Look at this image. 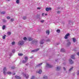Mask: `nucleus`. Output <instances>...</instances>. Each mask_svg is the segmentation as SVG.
I'll return each mask as SVG.
<instances>
[{"instance_id": "f257e3e1", "label": "nucleus", "mask_w": 79, "mask_h": 79, "mask_svg": "<svg viewBox=\"0 0 79 79\" xmlns=\"http://www.w3.org/2000/svg\"><path fill=\"white\" fill-rule=\"evenodd\" d=\"M25 60H23L22 63H26L27 62V60H28V58L27 57L25 56Z\"/></svg>"}, {"instance_id": "f03ea898", "label": "nucleus", "mask_w": 79, "mask_h": 79, "mask_svg": "<svg viewBox=\"0 0 79 79\" xmlns=\"http://www.w3.org/2000/svg\"><path fill=\"white\" fill-rule=\"evenodd\" d=\"M24 41H21L19 42L18 44L19 45H20V46L23 45L24 44Z\"/></svg>"}, {"instance_id": "7ed1b4c3", "label": "nucleus", "mask_w": 79, "mask_h": 79, "mask_svg": "<svg viewBox=\"0 0 79 79\" xmlns=\"http://www.w3.org/2000/svg\"><path fill=\"white\" fill-rule=\"evenodd\" d=\"M37 43H38V40H34L31 42L32 44H37Z\"/></svg>"}, {"instance_id": "20e7f679", "label": "nucleus", "mask_w": 79, "mask_h": 79, "mask_svg": "<svg viewBox=\"0 0 79 79\" xmlns=\"http://www.w3.org/2000/svg\"><path fill=\"white\" fill-rule=\"evenodd\" d=\"M50 10H52V8L50 7L46 8V11H50Z\"/></svg>"}, {"instance_id": "39448f33", "label": "nucleus", "mask_w": 79, "mask_h": 79, "mask_svg": "<svg viewBox=\"0 0 79 79\" xmlns=\"http://www.w3.org/2000/svg\"><path fill=\"white\" fill-rule=\"evenodd\" d=\"M3 73L4 75H5L6 74V67H4L3 69Z\"/></svg>"}, {"instance_id": "423d86ee", "label": "nucleus", "mask_w": 79, "mask_h": 79, "mask_svg": "<svg viewBox=\"0 0 79 79\" xmlns=\"http://www.w3.org/2000/svg\"><path fill=\"white\" fill-rule=\"evenodd\" d=\"M23 76H25L26 79H28L29 78V75L27 74H23Z\"/></svg>"}, {"instance_id": "0eeeda50", "label": "nucleus", "mask_w": 79, "mask_h": 79, "mask_svg": "<svg viewBox=\"0 0 79 79\" xmlns=\"http://www.w3.org/2000/svg\"><path fill=\"white\" fill-rule=\"evenodd\" d=\"M46 66L48 68H52V65H50V64L48 63L46 64Z\"/></svg>"}, {"instance_id": "6e6552de", "label": "nucleus", "mask_w": 79, "mask_h": 79, "mask_svg": "<svg viewBox=\"0 0 79 79\" xmlns=\"http://www.w3.org/2000/svg\"><path fill=\"white\" fill-rule=\"evenodd\" d=\"M70 35L69 33H67L65 35L64 37V38L65 39H68V36H69Z\"/></svg>"}, {"instance_id": "1a4fd4ad", "label": "nucleus", "mask_w": 79, "mask_h": 79, "mask_svg": "<svg viewBox=\"0 0 79 79\" xmlns=\"http://www.w3.org/2000/svg\"><path fill=\"white\" fill-rule=\"evenodd\" d=\"M40 49L37 48V49L33 50L31 51V52H37V51H39Z\"/></svg>"}, {"instance_id": "9d476101", "label": "nucleus", "mask_w": 79, "mask_h": 79, "mask_svg": "<svg viewBox=\"0 0 79 79\" xmlns=\"http://www.w3.org/2000/svg\"><path fill=\"white\" fill-rule=\"evenodd\" d=\"M69 61L70 64H73V60H71V59H70L69 60Z\"/></svg>"}, {"instance_id": "9b49d317", "label": "nucleus", "mask_w": 79, "mask_h": 79, "mask_svg": "<svg viewBox=\"0 0 79 79\" xmlns=\"http://www.w3.org/2000/svg\"><path fill=\"white\" fill-rule=\"evenodd\" d=\"M15 77L17 79H21V77H20L16 75Z\"/></svg>"}, {"instance_id": "f8f14e48", "label": "nucleus", "mask_w": 79, "mask_h": 79, "mask_svg": "<svg viewBox=\"0 0 79 79\" xmlns=\"http://www.w3.org/2000/svg\"><path fill=\"white\" fill-rule=\"evenodd\" d=\"M44 43V40H42L40 41V44H43Z\"/></svg>"}, {"instance_id": "ddd939ff", "label": "nucleus", "mask_w": 79, "mask_h": 79, "mask_svg": "<svg viewBox=\"0 0 79 79\" xmlns=\"http://www.w3.org/2000/svg\"><path fill=\"white\" fill-rule=\"evenodd\" d=\"M42 64H43L42 63L36 65V67H39L40 66H41Z\"/></svg>"}, {"instance_id": "4468645a", "label": "nucleus", "mask_w": 79, "mask_h": 79, "mask_svg": "<svg viewBox=\"0 0 79 79\" xmlns=\"http://www.w3.org/2000/svg\"><path fill=\"white\" fill-rule=\"evenodd\" d=\"M46 34L48 35H49V34H50V31H49V30H47V31H46Z\"/></svg>"}, {"instance_id": "2eb2a0df", "label": "nucleus", "mask_w": 79, "mask_h": 79, "mask_svg": "<svg viewBox=\"0 0 79 79\" xmlns=\"http://www.w3.org/2000/svg\"><path fill=\"white\" fill-rule=\"evenodd\" d=\"M42 70L41 69H40L39 71H38V73L39 74H41L42 73Z\"/></svg>"}, {"instance_id": "dca6fc26", "label": "nucleus", "mask_w": 79, "mask_h": 79, "mask_svg": "<svg viewBox=\"0 0 79 79\" xmlns=\"http://www.w3.org/2000/svg\"><path fill=\"white\" fill-rule=\"evenodd\" d=\"M61 69V67L59 66V67H57V68L56 70L57 71H59L60 69Z\"/></svg>"}, {"instance_id": "f3484780", "label": "nucleus", "mask_w": 79, "mask_h": 79, "mask_svg": "<svg viewBox=\"0 0 79 79\" xmlns=\"http://www.w3.org/2000/svg\"><path fill=\"white\" fill-rule=\"evenodd\" d=\"M28 39L29 41H31L32 40H33V39H32V38H28Z\"/></svg>"}, {"instance_id": "a211bd4d", "label": "nucleus", "mask_w": 79, "mask_h": 79, "mask_svg": "<svg viewBox=\"0 0 79 79\" xmlns=\"http://www.w3.org/2000/svg\"><path fill=\"white\" fill-rule=\"evenodd\" d=\"M64 48H62L60 50L61 52H64Z\"/></svg>"}, {"instance_id": "6ab92c4d", "label": "nucleus", "mask_w": 79, "mask_h": 79, "mask_svg": "<svg viewBox=\"0 0 79 79\" xmlns=\"http://www.w3.org/2000/svg\"><path fill=\"white\" fill-rule=\"evenodd\" d=\"M71 58L72 59L74 60V59H75V58L74 57V55H72V56H71Z\"/></svg>"}, {"instance_id": "aec40b11", "label": "nucleus", "mask_w": 79, "mask_h": 79, "mask_svg": "<svg viewBox=\"0 0 79 79\" xmlns=\"http://www.w3.org/2000/svg\"><path fill=\"white\" fill-rule=\"evenodd\" d=\"M43 78L44 79H47L48 77H47V76H44Z\"/></svg>"}, {"instance_id": "412c9836", "label": "nucleus", "mask_w": 79, "mask_h": 79, "mask_svg": "<svg viewBox=\"0 0 79 79\" xmlns=\"http://www.w3.org/2000/svg\"><path fill=\"white\" fill-rule=\"evenodd\" d=\"M11 34V33L10 31H8L7 33V34H8V35H10Z\"/></svg>"}, {"instance_id": "4be33fe9", "label": "nucleus", "mask_w": 79, "mask_h": 79, "mask_svg": "<svg viewBox=\"0 0 79 79\" xmlns=\"http://www.w3.org/2000/svg\"><path fill=\"white\" fill-rule=\"evenodd\" d=\"M14 21H15V19H10V21L11 22H13Z\"/></svg>"}, {"instance_id": "5701e85b", "label": "nucleus", "mask_w": 79, "mask_h": 79, "mask_svg": "<svg viewBox=\"0 0 79 79\" xmlns=\"http://www.w3.org/2000/svg\"><path fill=\"white\" fill-rule=\"evenodd\" d=\"M56 32L58 33H60V29H58L56 30Z\"/></svg>"}, {"instance_id": "b1692460", "label": "nucleus", "mask_w": 79, "mask_h": 79, "mask_svg": "<svg viewBox=\"0 0 79 79\" xmlns=\"http://www.w3.org/2000/svg\"><path fill=\"white\" fill-rule=\"evenodd\" d=\"M19 56H23V54H21V53H18V54Z\"/></svg>"}, {"instance_id": "393cba45", "label": "nucleus", "mask_w": 79, "mask_h": 79, "mask_svg": "<svg viewBox=\"0 0 79 79\" xmlns=\"http://www.w3.org/2000/svg\"><path fill=\"white\" fill-rule=\"evenodd\" d=\"M73 69V67H72L69 70V71L70 72Z\"/></svg>"}, {"instance_id": "a878e982", "label": "nucleus", "mask_w": 79, "mask_h": 79, "mask_svg": "<svg viewBox=\"0 0 79 79\" xmlns=\"http://www.w3.org/2000/svg\"><path fill=\"white\" fill-rule=\"evenodd\" d=\"M73 42H76V38H73Z\"/></svg>"}, {"instance_id": "bb28decb", "label": "nucleus", "mask_w": 79, "mask_h": 79, "mask_svg": "<svg viewBox=\"0 0 79 79\" xmlns=\"http://www.w3.org/2000/svg\"><path fill=\"white\" fill-rule=\"evenodd\" d=\"M16 3L18 4L19 3V0H17L16 1Z\"/></svg>"}, {"instance_id": "cd10ccee", "label": "nucleus", "mask_w": 79, "mask_h": 79, "mask_svg": "<svg viewBox=\"0 0 79 79\" xmlns=\"http://www.w3.org/2000/svg\"><path fill=\"white\" fill-rule=\"evenodd\" d=\"M5 29V25H3L2 26V29L3 30H4V29Z\"/></svg>"}, {"instance_id": "c85d7f7f", "label": "nucleus", "mask_w": 79, "mask_h": 79, "mask_svg": "<svg viewBox=\"0 0 79 79\" xmlns=\"http://www.w3.org/2000/svg\"><path fill=\"white\" fill-rule=\"evenodd\" d=\"M6 37V35H5L4 36H2L3 39H5V37Z\"/></svg>"}, {"instance_id": "c756f323", "label": "nucleus", "mask_w": 79, "mask_h": 79, "mask_svg": "<svg viewBox=\"0 0 79 79\" xmlns=\"http://www.w3.org/2000/svg\"><path fill=\"white\" fill-rule=\"evenodd\" d=\"M23 40H27V38L26 37H24L23 38Z\"/></svg>"}, {"instance_id": "7c9ffc66", "label": "nucleus", "mask_w": 79, "mask_h": 79, "mask_svg": "<svg viewBox=\"0 0 79 79\" xmlns=\"http://www.w3.org/2000/svg\"><path fill=\"white\" fill-rule=\"evenodd\" d=\"M47 42H51V40L50 39H48L46 40Z\"/></svg>"}, {"instance_id": "2f4dec72", "label": "nucleus", "mask_w": 79, "mask_h": 79, "mask_svg": "<svg viewBox=\"0 0 79 79\" xmlns=\"http://www.w3.org/2000/svg\"><path fill=\"white\" fill-rule=\"evenodd\" d=\"M71 45V42H69L68 43H67V45Z\"/></svg>"}, {"instance_id": "473e14b6", "label": "nucleus", "mask_w": 79, "mask_h": 79, "mask_svg": "<svg viewBox=\"0 0 79 79\" xmlns=\"http://www.w3.org/2000/svg\"><path fill=\"white\" fill-rule=\"evenodd\" d=\"M7 74H11V73L10 72H7Z\"/></svg>"}, {"instance_id": "72a5a7b5", "label": "nucleus", "mask_w": 79, "mask_h": 79, "mask_svg": "<svg viewBox=\"0 0 79 79\" xmlns=\"http://www.w3.org/2000/svg\"><path fill=\"white\" fill-rule=\"evenodd\" d=\"M40 16V15H37V18H39Z\"/></svg>"}, {"instance_id": "f704fd0d", "label": "nucleus", "mask_w": 79, "mask_h": 79, "mask_svg": "<svg viewBox=\"0 0 79 79\" xmlns=\"http://www.w3.org/2000/svg\"><path fill=\"white\" fill-rule=\"evenodd\" d=\"M1 13L2 15H4L5 13V12H1Z\"/></svg>"}, {"instance_id": "c9c22d12", "label": "nucleus", "mask_w": 79, "mask_h": 79, "mask_svg": "<svg viewBox=\"0 0 79 79\" xmlns=\"http://www.w3.org/2000/svg\"><path fill=\"white\" fill-rule=\"evenodd\" d=\"M23 19L25 20L26 19V16H24L23 17Z\"/></svg>"}, {"instance_id": "e433bc0d", "label": "nucleus", "mask_w": 79, "mask_h": 79, "mask_svg": "<svg viewBox=\"0 0 79 79\" xmlns=\"http://www.w3.org/2000/svg\"><path fill=\"white\" fill-rule=\"evenodd\" d=\"M3 23H6V20L5 19H2Z\"/></svg>"}, {"instance_id": "4c0bfd02", "label": "nucleus", "mask_w": 79, "mask_h": 79, "mask_svg": "<svg viewBox=\"0 0 79 79\" xmlns=\"http://www.w3.org/2000/svg\"><path fill=\"white\" fill-rule=\"evenodd\" d=\"M7 19H10V17H9V16H7L6 17Z\"/></svg>"}, {"instance_id": "58836bf2", "label": "nucleus", "mask_w": 79, "mask_h": 79, "mask_svg": "<svg viewBox=\"0 0 79 79\" xmlns=\"http://www.w3.org/2000/svg\"><path fill=\"white\" fill-rule=\"evenodd\" d=\"M15 44V42L14 41L12 42V44L13 45H14Z\"/></svg>"}, {"instance_id": "ea45409f", "label": "nucleus", "mask_w": 79, "mask_h": 79, "mask_svg": "<svg viewBox=\"0 0 79 79\" xmlns=\"http://www.w3.org/2000/svg\"><path fill=\"white\" fill-rule=\"evenodd\" d=\"M14 68H15V67L14 66H13L11 68V69H13Z\"/></svg>"}, {"instance_id": "a19ab883", "label": "nucleus", "mask_w": 79, "mask_h": 79, "mask_svg": "<svg viewBox=\"0 0 79 79\" xmlns=\"http://www.w3.org/2000/svg\"><path fill=\"white\" fill-rule=\"evenodd\" d=\"M44 21H45V20H41L40 21V22L41 23H44Z\"/></svg>"}, {"instance_id": "79ce46f5", "label": "nucleus", "mask_w": 79, "mask_h": 79, "mask_svg": "<svg viewBox=\"0 0 79 79\" xmlns=\"http://www.w3.org/2000/svg\"><path fill=\"white\" fill-rule=\"evenodd\" d=\"M15 50L13 49V50H12V53H15Z\"/></svg>"}, {"instance_id": "37998d69", "label": "nucleus", "mask_w": 79, "mask_h": 79, "mask_svg": "<svg viewBox=\"0 0 79 79\" xmlns=\"http://www.w3.org/2000/svg\"><path fill=\"white\" fill-rule=\"evenodd\" d=\"M60 13H61V12H60V11H57V13H58V14Z\"/></svg>"}, {"instance_id": "c03bdc74", "label": "nucleus", "mask_w": 79, "mask_h": 79, "mask_svg": "<svg viewBox=\"0 0 79 79\" xmlns=\"http://www.w3.org/2000/svg\"><path fill=\"white\" fill-rule=\"evenodd\" d=\"M77 55H78V56H79V52H77Z\"/></svg>"}, {"instance_id": "a18cd8bd", "label": "nucleus", "mask_w": 79, "mask_h": 79, "mask_svg": "<svg viewBox=\"0 0 79 79\" xmlns=\"http://www.w3.org/2000/svg\"><path fill=\"white\" fill-rule=\"evenodd\" d=\"M11 55H12V54L11 53L9 54V56H11Z\"/></svg>"}, {"instance_id": "49530a36", "label": "nucleus", "mask_w": 79, "mask_h": 79, "mask_svg": "<svg viewBox=\"0 0 79 79\" xmlns=\"http://www.w3.org/2000/svg\"><path fill=\"white\" fill-rule=\"evenodd\" d=\"M37 9L38 10H40V7H37Z\"/></svg>"}, {"instance_id": "de8ad7c7", "label": "nucleus", "mask_w": 79, "mask_h": 79, "mask_svg": "<svg viewBox=\"0 0 79 79\" xmlns=\"http://www.w3.org/2000/svg\"><path fill=\"white\" fill-rule=\"evenodd\" d=\"M44 13H43L42 14V16H44Z\"/></svg>"}, {"instance_id": "09e8293b", "label": "nucleus", "mask_w": 79, "mask_h": 79, "mask_svg": "<svg viewBox=\"0 0 79 79\" xmlns=\"http://www.w3.org/2000/svg\"><path fill=\"white\" fill-rule=\"evenodd\" d=\"M64 69V71H65L66 70V68H65V67H64L63 68Z\"/></svg>"}, {"instance_id": "8fccbe9b", "label": "nucleus", "mask_w": 79, "mask_h": 79, "mask_svg": "<svg viewBox=\"0 0 79 79\" xmlns=\"http://www.w3.org/2000/svg\"><path fill=\"white\" fill-rule=\"evenodd\" d=\"M78 74H79V71H78L77 72V75H78Z\"/></svg>"}, {"instance_id": "3c124183", "label": "nucleus", "mask_w": 79, "mask_h": 79, "mask_svg": "<svg viewBox=\"0 0 79 79\" xmlns=\"http://www.w3.org/2000/svg\"><path fill=\"white\" fill-rule=\"evenodd\" d=\"M26 66H28L29 65V63H27V64H26Z\"/></svg>"}, {"instance_id": "603ef678", "label": "nucleus", "mask_w": 79, "mask_h": 79, "mask_svg": "<svg viewBox=\"0 0 79 79\" xmlns=\"http://www.w3.org/2000/svg\"><path fill=\"white\" fill-rule=\"evenodd\" d=\"M15 73H12V75H15Z\"/></svg>"}, {"instance_id": "864d4df0", "label": "nucleus", "mask_w": 79, "mask_h": 79, "mask_svg": "<svg viewBox=\"0 0 79 79\" xmlns=\"http://www.w3.org/2000/svg\"><path fill=\"white\" fill-rule=\"evenodd\" d=\"M45 16H47V14H45Z\"/></svg>"}, {"instance_id": "5fc2aeb1", "label": "nucleus", "mask_w": 79, "mask_h": 79, "mask_svg": "<svg viewBox=\"0 0 79 79\" xmlns=\"http://www.w3.org/2000/svg\"><path fill=\"white\" fill-rule=\"evenodd\" d=\"M26 69H25V71L26 70Z\"/></svg>"}, {"instance_id": "6e6d98bb", "label": "nucleus", "mask_w": 79, "mask_h": 79, "mask_svg": "<svg viewBox=\"0 0 79 79\" xmlns=\"http://www.w3.org/2000/svg\"><path fill=\"white\" fill-rule=\"evenodd\" d=\"M32 56L31 57V58H32Z\"/></svg>"}, {"instance_id": "4d7b16f0", "label": "nucleus", "mask_w": 79, "mask_h": 79, "mask_svg": "<svg viewBox=\"0 0 79 79\" xmlns=\"http://www.w3.org/2000/svg\"><path fill=\"white\" fill-rule=\"evenodd\" d=\"M8 1H10V0H7Z\"/></svg>"}, {"instance_id": "13d9d810", "label": "nucleus", "mask_w": 79, "mask_h": 79, "mask_svg": "<svg viewBox=\"0 0 79 79\" xmlns=\"http://www.w3.org/2000/svg\"><path fill=\"white\" fill-rule=\"evenodd\" d=\"M78 1H79V0H78Z\"/></svg>"}]
</instances>
